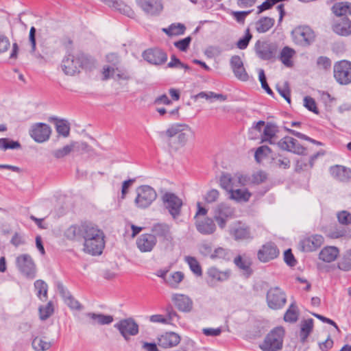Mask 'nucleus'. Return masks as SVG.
I'll list each match as a JSON object with an SVG mask.
<instances>
[{
	"label": "nucleus",
	"mask_w": 351,
	"mask_h": 351,
	"mask_svg": "<svg viewBox=\"0 0 351 351\" xmlns=\"http://www.w3.org/2000/svg\"><path fill=\"white\" fill-rule=\"evenodd\" d=\"M266 302L269 308L278 310L286 304L287 295L279 287H271L267 292Z\"/></svg>",
	"instance_id": "obj_5"
},
{
	"label": "nucleus",
	"mask_w": 351,
	"mask_h": 351,
	"mask_svg": "<svg viewBox=\"0 0 351 351\" xmlns=\"http://www.w3.org/2000/svg\"><path fill=\"white\" fill-rule=\"evenodd\" d=\"M313 328V319L310 318L305 319L301 322V328L300 332V340L304 342Z\"/></svg>",
	"instance_id": "obj_36"
},
{
	"label": "nucleus",
	"mask_w": 351,
	"mask_h": 351,
	"mask_svg": "<svg viewBox=\"0 0 351 351\" xmlns=\"http://www.w3.org/2000/svg\"><path fill=\"white\" fill-rule=\"evenodd\" d=\"M232 257V252L231 250L221 247L216 248L210 255L212 259L219 258L225 261H230Z\"/></svg>",
	"instance_id": "obj_40"
},
{
	"label": "nucleus",
	"mask_w": 351,
	"mask_h": 351,
	"mask_svg": "<svg viewBox=\"0 0 351 351\" xmlns=\"http://www.w3.org/2000/svg\"><path fill=\"white\" fill-rule=\"evenodd\" d=\"M339 253V251L337 247L334 246H328L324 247L321 250L319 254V258L324 262L330 263L337 258Z\"/></svg>",
	"instance_id": "obj_28"
},
{
	"label": "nucleus",
	"mask_w": 351,
	"mask_h": 351,
	"mask_svg": "<svg viewBox=\"0 0 351 351\" xmlns=\"http://www.w3.org/2000/svg\"><path fill=\"white\" fill-rule=\"evenodd\" d=\"M172 300L176 307L182 312H190L193 308V301L187 295L183 294H174Z\"/></svg>",
	"instance_id": "obj_25"
},
{
	"label": "nucleus",
	"mask_w": 351,
	"mask_h": 351,
	"mask_svg": "<svg viewBox=\"0 0 351 351\" xmlns=\"http://www.w3.org/2000/svg\"><path fill=\"white\" fill-rule=\"evenodd\" d=\"M103 80H107L110 77H113V74L115 71L117 72L116 76L119 80H129L131 79L130 73L125 69H121L119 67H111L110 66H105L103 68Z\"/></svg>",
	"instance_id": "obj_22"
},
{
	"label": "nucleus",
	"mask_w": 351,
	"mask_h": 351,
	"mask_svg": "<svg viewBox=\"0 0 351 351\" xmlns=\"http://www.w3.org/2000/svg\"><path fill=\"white\" fill-rule=\"evenodd\" d=\"M185 262L189 265L190 269L197 276H202V267L196 258L191 256L184 257Z\"/></svg>",
	"instance_id": "obj_38"
},
{
	"label": "nucleus",
	"mask_w": 351,
	"mask_h": 351,
	"mask_svg": "<svg viewBox=\"0 0 351 351\" xmlns=\"http://www.w3.org/2000/svg\"><path fill=\"white\" fill-rule=\"evenodd\" d=\"M337 217L339 223L343 226L351 224V213L347 210H341L337 213Z\"/></svg>",
	"instance_id": "obj_56"
},
{
	"label": "nucleus",
	"mask_w": 351,
	"mask_h": 351,
	"mask_svg": "<svg viewBox=\"0 0 351 351\" xmlns=\"http://www.w3.org/2000/svg\"><path fill=\"white\" fill-rule=\"evenodd\" d=\"M234 215V209L230 206L221 203L219 204L215 209L214 215L222 217L229 218Z\"/></svg>",
	"instance_id": "obj_39"
},
{
	"label": "nucleus",
	"mask_w": 351,
	"mask_h": 351,
	"mask_svg": "<svg viewBox=\"0 0 351 351\" xmlns=\"http://www.w3.org/2000/svg\"><path fill=\"white\" fill-rule=\"evenodd\" d=\"M51 132L49 125L44 123H37L32 125L29 130L30 136L37 143L47 141Z\"/></svg>",
	"instance_id": "obj_14"
},
{
	"label": "nucleus",
	"mask_w": 351,
	"mask_h": 351,
	"mask_svg": "<svg viewBox=\"0 0 351 351\" xmlns=\"http://www.w3.org/2000/svg\"><path fill=\"white\" fill-rule=\"evenodd\" d=\"M265 122L264 121H258V122H254L252 126L249 129L248 135L250 139L254 140L257 138V134L255 133L258 132L261 134L262 133V128L265 125Z\"/></svg>",
	"instance_id": "obj_46"
},
{
	"label": "nucleus",
	"mask_w": 351,
	"mask_h": 351,
	"mask_svg": "<svg viewBox=\"0 0 351 351\" xmlns=\"http://www.w3.org/2000/svg\"><path fill=\"white\" fill-rule=\"evenodd\" d=\"M291 152L298 155H307L306 148L302 146L298 140L290 136Z\"/></svg>",
	"instance_id": "obj_43"
},
{
	"label": "nucleus",
	"mask_w": 351,
	"mask_h": 351,
	"mask_svg": "<svg viewBox=\"0 0 351 351\" xmlns=\"http://www.w3.org/2000/svg\"><path fill=\"white\" fill-rule=\"evenodd\" d=\"M284 330L282 327L274 328L267 335L260 348L263 351H278L282 348Z\"/></svg>",
	"instance_id": "obj_4"
},
{
	"label": "nucleus",
	"mask_w": 351,
	"mask_h": 351,
	"mask_svg": "<svg viewBox=\"0 0 351 351\" xmlns=\"http://www.w3.org/2000/svg\"><path fill=\"white\" fill-rule=\"evenodd\" d=\"M152 231L155 237H158L165 239H169L170 237V227L167 223H156L152 226Z\"/></svg>",
	"instance_id": "obj_33"
},
{
	"label": "nucleus",
	"mask_w": 351,
	"mask_h": 351,
	"mask_svg": "<svg viewBox=\"0 0 351 351\" xmlns=\"http://www.w3.org/2000/svg\"><path fill=\"white\" fill-rule=\"evenodd\" d=\"M162 199L165 207L168 210L172 217L176 219L179 217L182 206V199L172 193H165Z\"/></svg>",
	"instance_id": "obj_11"
},
{
	"label": "nucleus",
	"mask_w": 351,
	"mask_h": 351,
	"mask_svg": "<svg viewBox=\"0 0 351 351\" xmlns=\"http://www.w3.org/2000/svg\"><path fill=\"white\" fill-rule=\"evenodd\" d=\"M274 23L275 20L273 18L261 17L256 22V29L258 33H265L274 26Z\"/></svg>",
	"instance_id": "obj_32"
},
{
	"label": "nucleus",
	"mask_w": 351,
	"mask_h": 351,
	"mask_svg": "<svg viewBox=\"0 0 351 351\" xmlns=\"http://www.w3.org/2000/svg\"><path fill=\"white\" fill-rule=\"evenodd\" d=\"M252 38V35L250 32L249 29H247L245 31V34L244 36L241 38L237 43V47L239 49L243 50L246 49L249 45L250 41Z\"/></svg>",
	"instance_id": "obj_54"
},
{
	"label": "nucleus",
	"mask_w": 351,
	"mask_h": 351,
	"mask_svg": "<svg viewBox=\"0 0 351 351\" xmlns=\"http://www.w3.org/2000/svg\"><path fill=\"white\" fill-rule=\"evenodd\" d=\"M34 287L36 290V295L42 299V295L45 298H47L48 286L47 283L42 280H37L34 282Z\"/></svg>",
	"instance_id": "obj_47"
},
{
	"label": "nucleus",
	"mask_w": 351,
	"mask_h": 351,
	"mask_svg": "<svg viewBox=\"0 0 351 351\" xmlns=\"http://www.w3.org/2000/svg\"><path fill=\"white\" fill-rule=\"evenodd\" d=\"M51 119L56 121L55 125L57 132L64 137H67L70 132V126L67 121L59 119L56 117Z\"/></svg>",
	"instance_id": "obj_37"
},
{
	"label": "nucleus",
	"mask_w": 351,
	"mask_h": 351,
	"mask_svg": "<svg viewBox=\"0 0 351 351\" xmlns=\"http://www.w3.org/2000/svg\"><path fill=\"white\" fill-rule=\"evenodd\" d=\"M328 235L332 239L351 238V229L343 227H335L329 230Z\"/></svg>",
	"instance_id": "obj_35"
},
{
	"label": "nucleus",
	"mask_w": 351,
	"mask_h": 351,
	"mask_svg": "<svg viewBox=\"0 0 351 351\" xmlns=\"http://www.w3.org/2000/svg\"><path fill=\"white\" fill-rule=\"evenodd\" d=\"M333 32L342 36H348L351 34V20L347 16L337 20L332 25Z\"/></svg>",
	"instance_id": "obj_21"
},
{
	"label": "nucleus",
	"mask_w": 351,
	"mask_h": 351,
	"mask_svg": "<svg viewBox=\"0 0 351 351\" xmlns=\"http://www.w3.org/2000/svg\"><path fill=\"white\" fill-rule=\"evenodd\" d=\"M230 234L236 241L252 239L250 230L248 226L240 221L235 223L230 228Z\"/></svg>",
	"instance_id": "obj_20"
},
{
	"label": "nucleus",
	"mask_w": 351,
	"mask_h": 351,
	"mask_svg": "<svg viewBox=\"0 0 351 351\" xmlns=\"http://www.w3.org/2000/svg\"><path fill=\"white\" fill-rule=\"evenodd\" d=\"M330 173L331 176H349L351 174V169L342 165H335L330 167Z\"/></svg>",
	"instance_id": "obj_52"
},
{
	"label": "nucleus",
	"mask_w": 351,
	"mask_h": 351,
	"mask_svg": "<svg viewBox=\"0 0 351 351\" xmlns=\"http://www.w3.org/2000/svg\"><path fill=\"white\" fill-rule=\"evenodd\" d=\"M183 278L184 274L182 271H175L170 275L167 282L171 287H174L179 284Z\"/></svg>",
	"instance_id": "obj_58"
},
{
	"label": "nucleus",
	"mask_w": 351,
	"mask_h": 351,
	"mask_svg": "<svg viewBox=\"0 0 351 351\" xmlns=\"http://www.w3.org/2000/svg\"><path fill=\"white\" fill-rule=\"evenodd\" d=\"M252 12V10L247 11H235L232 12V15L239 23L244 24L246 16Z\"/></svg>",
	"instance_id": "obj_63"
},
{
	"label": "nucleus",
	"mask_w": 351,
	"mask_h": 351,
	"mask_svg": "<svg viewBox=\"0 0 351 351\" xmlns=\"http://www.w3.org/2000/svg\"><path fill=\"white\" fill-rule=\"evenodd\" d=\"M36 29L34 27H32L29 30V40L31 44V51L30 53L33 54L36 58H43V56L40 53H36Z\"/></svg>",
	"instance_id": "obj_51"
},
{
	"label": "nucleus",
	"mask_w": 351,
	"mask_h": 351,
	"mask_svg": "<svg viewBox=\"0 0 351 351\" xmlns=\"http://www.w3.org/2000/svg\"><path fill=\"white\" fill-rule=\"evenodd\" d=\"M156 244V238L152 234H141L136 240L138 248L142 252H150Z\"/></svg>",
	"instance_id": "obj_23"
},
{
	"label": "nucleus",
	"mask_w": 351,
	"mask_h": 351,
	"mask_svg": "<svg viewBox=\"0 0 351 351\" xmlns=\"http://www.w3.org/2000/svg\"><path fill=\"white\" fill-rule=\"evenodd\" d=\"M142 56L143 59L151 64L160 66L167 60V53L160 48L155 47L145 50Z\"/></svg>",
	"instance_id": "obj_12"
},
{
	"label": "nucleus",
	"mask_w": 351,
	"mask_h": 351,
	"mask_svg": "<svg viewBox=\"0 0 351 351\" xmlns=\"http://www.w3.org/2000/svg\"><path fill=\"white\" fill-rule=\"evenodd\" d=\"M240 187H236L229 193L230 198L237 202H246L250 199L251 193L247 190L241 189Z\"/></svg>",
	"instance_id": "obj_31"
},
{
	"label": "nucleus",
	"mask_w": 351,
	"mask_h": 351,
	"mask_svg": "<svg viewBox=\"0 0 351 351\" xmlns=\"http://www.w3.org/2000/svg\"><path fill=\"white\" fill-rule=\"evenodd\" d=\"M16 265L19 271L26 278L33 279L36 277V267L32 258L27 254L18 256Z\"/></svg>",
	"instance_id": "obj_8"
},
{
	"label": "nucleus",
	"mask_w": 351,
	"mask_h": 351,
	"mask_svg": "<svg viewBox=\"0 0 351 351\" xmlns=\"http://www.w3.org/2000/svg\"><path fill=\"white\" fill-rule=\"evenodd\" d=\"M271 152V149L267 145H262L257 148L255 152L254 158L258 162H261L268 154Z\"/></svg>",
	"instance_id": "obj_53"
},
{
	"label": "nucleus",
	"mask_w": 351,
	"mask_h": 351,
	"mask_svg": "<svg viewBox=\"0 0 351 351\" xmlns=\"http://www.w3.org/2000/svg\"><path fill=\"white\" fill-rule=\"evenodd\" d=\"M337 267L343 271L351 269V250L346 252L342 258L338 262Z\"/></svg>",
	"instance_id": "obj_44"
},
{
	"label": "nucleus",
	"mask_w": 351,
	"mask_h": 351,
	"mask_svg": "<svg viewBox=\"0 0 351 351\" xmlns=\"http://www.w3.org/2000/svg\"><path fill=\"white\" fill-rule=\"evenodd\" d=\"M290 160L287 157L279 156L273 159V165L280 169H286L290 167Z\"/></svg>",
	"instance_id": "obj_55"
},
{
	"label": "nucleus",
	"mask_w": 351,
	"mask_h": 351,
	"mask_svg": "<svg viewBox=\"0 0 351 351\" xmlns=\"http://www.w3.org/2000/svg\"><path fill=\"white\" fill-rule=\"evenodd\" d=\"M279 132L278 126L273 122H267L261 134V142L276 145L277 143V134Z\"/></svg>",
	"instance_id": "obj_19"
},
{
	"label": "nucleus",
	"mask_w": 351,
	"mask_h": 351,
	"mask_svg": "<svg viewBox=\"0 0 351 351\" xmlns=\"http://www.w3.org/2000/svg\"><path fill=\"white\" fill-rule=\"evenodd\" d=\"M242 177H220L219 185L221 187L230 193L237 186H241Z\"/></svg>",
	"instance_id": "obj_27"
},
{
	"label": "nucleus",
	"mask_w": 351,
	"mask_h": 351,
	"mask_svg": "<svg viewBox=\"0 0 351 351\" xmlns=\"http://www.w3.org/2000/svg\"><path fill=\"white\" fill-rule=\"evenodd\" d=\"M324 242V237L319 234H315L304 237L298 243V249L302 252H313L319 247Z\"/></svg>",
	"instance_id": "obj_15"
},
{
	"label": "nucleus",
	"mask_w": 351,
	"mask_h": 351,
	"mask_svg": "<svg viewBox=\"0 0 351 351\" xmlns=\"http://www.w3.org/2000/svg\"><path fill=\"white\" fill-rule=\"evenodd\" d=\"M207 274L210 280H217L218 282H223L227 280L230 276V271H220L217 267H212L208 269Z\"/></svg>",
	"instance_id": "obj_29"
},
{
	"label": "nucleus",
	"mask_w": 351,
	"mask_h": 351,
	"mask_svg": "<svg viewBox=\"0 0 351 351\" xmlns=\"http://www.w3.org/2000/svg\"><path fill=\"white\" fill-rule=\"evenodd\" d=\"M298 317L297 306L291 304L285 314L284 319L285 322L293 323L298 320Z\"/></svg>",
	"instance_id": "obj_50"
},
{
	"label": "nucleus",
	"mask_w": 351,
	"mask_h": 351,
	"mask_svg": "<svg viewBox=\"0 0 351 351\" xmlns=\"http://www.w3.org/2000/svg\"><path fill=\"white\" fill-rule=\"evenodd\" d=\"M86 317H89L92 324H98L99 325H108L113 322V317L110 315H104L102 313H87Z\"/></svg>",
	"instance_id": "obj_30"
},
{
	"label": "nucleus",
	"mask_w": 351,
	"mask_h": 351,
	"mask_svg": "<svg viewBox=\"0 0 351 351\" xmlns=\"http://www.w3.org/2000/svg\"><path fill=\"white\" fill-rule=\"evenodd\" d=\"M317 64L319 68L325 71L329 70L331 67L332 62L330 58L326 56H319L317 60Z\"/></svg>",
	"instance_id": "obj_61"
},
{
	"label": "nucleus",
	"mask_w": 351,
	"mask_h": 351,
	"mask_svg": "<svg viewBox=\"0 0 351 351\" xmlns=\"http://www.w3.org/2000/svg\"><path fill=\"white\" fill-rule=\"evenodd\" d=\"M191 37L187 36L183 39L176 41L173 45L174 46L178 49L181 51H186L189 47L190 43L191 42Z\"/></svg>",
	"instance_id": "obj_59"
},
{
	"label": "nucleus",
	"mask_w": 351,
	"mask_h": 351,
	"mask_svg": "<svg viewBox=\"0 0 351 351\" xmlns=\"http://www.w3.org/2000/svg\"><path fill=\"white\" fill-rule=\"evenodd\" d=\"M53 313V306L51 302L39 307L40 319L43 321L47 319Z\"/></svg>",
	"instance_id": "obj_45"
},
{
	"label": "nucleus",
	"mask_w": 351,
	"mask_h": 351,
	"mask_svg": "<svg viewBox=\"0 0 351 351\" xmlns=\"http://www.w3.org/2000/svg\"><path fill=\"white\" fill-rule=\"evenodd\" d=\"M234 263L239 269L245 271L249 274H250V263L246 260H243L241 256H237L234 259Z\"/></svg>",
	"instance_id": "obj_57"
},
{
	"label": "nucleus",
	"mask_w": 351,
	"mask_h": 351,
	"mask_svg": "<svg viewBox=\"0 0 351 351\" xmlns=\"http://www.w3.org/2000/svg\"><path fill=\"white\" fill-rule=\"evenodd\" d=\"M191 134L192 130L188 125L179 123L172 124L166 131L160 132V136L166 137L169 143L175 138L178 147H184Z\"/></svg>",
	"instance_id": "obj_2"
},
{
	"label": "nucleus",
	"mask_w": 351,
	"mask_h": 351,
	"mask_svg": "<svg viewBox=\"0 0 351 351\" xmlns=\"http://www.w3.org/2000/svg\"><path fill=\"white\" fill-rule=\"evenodd\" d=\"M295 51L293 49L289 47H285L280 52V60L287 66H291L293 64L291 59Z\"/></svg>",
	"instance_id": "obj_41"
},
{
	"label": "nucleus",
	"mask_w": 351,
	"mask_h": 351,
	"mask_svg": "<svg viewBox=\"0 0 351 351\" xmlns=\"http://www.w3.org/2000/svg\"><path fill=\"white\" fill-rule=\"evenodd\" d=\"M32 346L36 351H45L49 350L51 346L50 342L45 341L38 337H35L33 339Z\"/></svg>",
	"instance_id": "obj_49"
},
{
	"label": "nucleus",
	"mask_w": 351,
	"mask_h": 351,
	"mask_svg": "<svg viewBox=\"0 0 351 351\" xmlns=\"http://www.w3.org/2000/svg\"><path fill=\"white\" fill-rule=\"evenodd\" d=\"M197 230L202 234H211L216 230V226L210 218H205L203 220L197 219L195 222Z\"/></svg>",
	"instance_id": "obj_26"
},
{
	"label": "nucleus",
	"mask_w": 351,
	"mask_h": 351,
	"mask_svg": "<svg viewBox=\"0 0 351 351\" xmlns=\"http://www.w3.org/2000/svg\"><path fill=\"white\" fill-rule=\"evenodd\" d=\"M294 43L300 46H308L315 38L313 30L307 25L295 27L291 32Z\"/></svg>",
	"instance_id": "obj_6"
},
{
	"label": "nucleus",
	"mask_w": 351,
	"mask_h": 351,
	"mask_svg": "<svg viewBox=\"0 0 351 351\" xmlns=\"http://www.w3.org/2000/svg\"><path fill=\"white\" fill-rule=\"evenodd\" d=\"M21 145L18 141L10 140L6 138H0V149L7 150L9 149H15L21 148Z\"/></svg>",
	"instance_id": "obj_48"
},
{
	"label": "nucleus",
	"mask_w": 351,
	"mask_h": 351,
	"mask_svg": "<svg viewBox=\"0 0 351 351\" xmlns=\"http://www.w3.org/2000/svg\"><path fill=\"white\" fill-rule=\"evenodd\" d=\"M279 255V250L271 242L267 243L258 251V258L263 263L268 262L276 258Z\"/></svg>",
	"instance_id": "obj_18"
},
{
	"label": "nucleus",
	"mask_w": 351,
	"mask_h": 351,
	"mask_svg": "<svg viewBox=\"0 0 351 351\" xmlns=\"http://www.w3.org/2000/svg\"><path fill=\"white\" fill-rule=\"evenodd\" d=\"M304 106L309 111L314 112L315 114H318L319 110L317 108L316 102L313 98L309 96H306L304 99Z\"/></svg>",
	"instance_id": "obj_60"
},
{
	"label": "nucleus",
	"mask_w": 351,
	"mask_h": 351,
	"mask_svg": "<svg viewBox=\"0 0 351 351\" xmlns=\"http://www.w3.org/2000/svg\"><path fill=\"white\" fill-rule=\"evenodd\" d=\"M290 141H290V136H286L282 138L280 140L277 139V143H276V145H277V146L281 150L291 152V149H290V144H291V143H290Z\"/></svg>",
	"instance_id": "obj_62"
},
{
	"label": "nucleus",
	"mask_w": 351,
	"mask_h": 351,
	"mask_svg": "<svg viewBox=\"0 0 351 351\" xmlns=\"http://www.w3.org/2000/svg\"><path fill=\"white\" fill-rule=\"evenodd\" d=\"M276 90L278 93L285 99V100L291 104V97H290V90L287 85V83H285L284 86H280L279 85L276 86Z\"/></svg>",
	"instance_id": "obj_64"
},
{
	"label": "nucleus",
	"mask_w": 351,
	"mask_h": 351,
	"mask_svg": "<svg viewBox=\"0 0 351 351\" xmlns=\"http://www.w3.org/2000/svg\"><path fill=\"white\" fill-rule=\"evenodd\" d=\"M76 143H71L69 145H66L64 146L62 148L56 149L53 151L52 155L56 159H60L64 158V156H68L74 149Z\"/></svg>",
	"instance_id": "obj_42"
},
{
	"label": "nucleus",
	"mask_w": 351,
	"mask_h": 351,
	"mask_svg": "<svg viewBox=\"0 0 351 351\" xmlns=\"http://www.w3.org/2000/svg\"><path fill=\"white\" fill-rule=\"evenodd\" d=\"M125 340L130 339L129 336H135L138 333V325L133 318H127L120 320L114 326Z\"/></svg>",
	"instance_id": "obj_10"
},
{
	"label": "nucleus",
	"mask_w": 351,
	"mask_h": 351,
	"mask_svg": "<svg viewBox=\"0 0 351 351\" xmlns=\"http://www.w3.org/2000/svg\"><path fill=\"white\" fill-rule=\"evenodd\" d=\"M156 193L149 186H142L137 189L135 202L138 207L147 208L156 199Z\"/></svg>",
	"instance_id": "obj_13"
},
{
	"label": "nucleus",
	"mask_w": 351,
	"mask_h": 351,
	"mask_svg": "<svg viewBox=\"0 0 351 351\" xmlns=\"http://www.w3.org/2000/svg\"><path fill=\"white\" fill-rule=\"evenodd\" d=\"M332 12L337 16H346V14H351V3L339 2L335 3L332 7Z\"/></svg>",
	"instance_id": "obj_34"
},
{
	"label": "nucleus",
	"mask_w": 351,
	"mask_h": 351,
	"mask_svg": "<svg viewBox=\"0 0 351 351\" xmlns=\"http://www.w3.org/2000/svg\"><path fill=\"white\" fill-rule=\"evenodd\" d=\"M180 337L174 332H167L161 335L158 340V346L163 348H170L176 346L180 342Z\"/></svg>",
	"instance_id": "obj_24"
},
{
	"label": "nucleus",
	"mask_w": 351,
	"mask_h": 351,
	"mask_svg": "<svg viewBox=\"0 0 351 351\" xmlns=\"http://www.w3.org/2000/svg\"><path fill=\"white\" fill-rule=\"evenodd\" d=\"M257 56L263 60H271L276 58L278 47L276 43L258 40L254 46Z\"/></svg>",
	"instance_id": "obj_9"
},
{
	"label": "nucleus",
	"mask_w": 351,
	"mask_h": 351,
	"mask_svg": "<svg viewBox=\"0 0 351 351\" xmlns=\"http://www.w3.org/2000/svg\"><path fill=\"white\" fill-rule=\"evenodd\" d=\"M230 64L234 76L238 80L243 82H246L249 80V75L239 56H232L230 60Z\"/></svg>",
	"instance_id": "obj_17"
},
{
	"label": "nucleus",
	"mask_w": 351,
	"mask_h": 351,
	"mask_svg": "<svg viewBox=\"0 0 351 351\" xmlns=\"http://www.w3.org/2000/svg\"><path fill=\"white\" fill-rule=\"evenodd\" d=\"M136 3L149 16H158L163 9L161 0H136Z\"/></svg>",
	"instance_id": "obj_16"
},
{
	"label": "nucleus",
	"mask_w": 351,
	"mask_h": 351,
	"mask_svg": "<svg viewBox=\"0 0 351 351\" xmlns=\"http://www.w3.org/2000/svg\"><path fill=\"white\" fill-rule=\"evenodd\" d=\"M64 235L70 241H84L83 251L93 256L101 254L105 247L103 231L91 222L71 225L66 230Z\"/></svg>",
	"instance_id": "obj_1"
},
{
	"label": "nucleus",
	"mask_w": 351,
	"mask_h": 351,
	"mask_svg": "<svg viewBox=\"0 0 351 351\" xmlns=\"http://www.w3.org/2000/svg\"><path fill=\"white\" fill-rule=\"evenodd\" d=\"M88 62L87 57L82 53H77L75 55L68 54L65 56L62 61L61 68L62 71L67 75H74L78 73Z\"/></svg>",
	"instance_id": "obj_3"
},
{
	"label": "nucleus",
	"mask_w": 351,
	"mask_h": 351,
	"mask_svg": "<svg viewBox=\"0 0 351 351\" xmlns=\"http://www.w3.org/2000/svg\"><path fill=\"white\" fill-rule=\"evenodd\" d=\"M334 77L341 85L351 83V62L348 60L337 62L334 65Z\"/></svg>",
	"instance_id": "obj_7"
}]
</instances>
